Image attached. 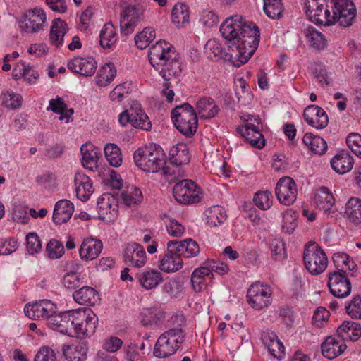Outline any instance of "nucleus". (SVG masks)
Masks as SVG:
<instances>
[{
    "label": "nucleus",
    "instance_id": "680f3d73",
    "mask_svg": "<svg viewBox=\"0 0 361 361\" xmlns=\"http://www.w3.org/2000/svg\"><path fill=\"white\" fill-rule=\"evenodd\" d=\"M346 144L356 156L361 158V135L356 133H350L346 137Z\"/></svg>",
    "mask_w": 361,
    "mask_h": 361
},
{
    "label": "nucleus",
    "instance_id": "052dcab7",
    "mask_svg": "<svg viewBox=\"0 0 361 361\" xmlns=\"http://www.w3.org/2000/svg\"><path fill=\"white\" fill-rule=\"evenodd\" d=\"M47 256L51 259L60 258L64 253L63 244L56 240H51L47 244Z\"/></svg>",
    "mask_w": 361,
    "mask_h": 361
},
{
    "label": "nucleus",
    "instance_id": "f3484780",
    "mask_svg": "<svg viewBox=\"0 0 361 361\" xmlns=\"http://www.w3.org/2000/svg\"><path fill=\"white\" fill-rule=\"evenodd\" d=\"M123 261L128 266L140 268L147 262L145 249L138 243H132L126 246L123 253Z\"/></svg>",
    "mask_w": 361,
    "mask_h": 361
},
{
    "label": "nucleus",
    "instance_id": "6e6d98bb",
    "mask_svg": "<svg viewBox=\"0 0 361 361\" xmlns=\"http://www.w3.org/2000/svg\"><path fill=\"white\" fill-rule=\"evenodd\" d=\"M116 75V70L112 63H106L102 66L98 74V84L101 86H105L111 82Z\"/></svg>",
    "mask_w": 361,
    "mask_h": 361
},
{
    "label": "nucleus",
    "instance_id": "2f4dec72",
    "mask_svg": "<svg viewBox=\"0 0 361 361\" xmlns=\"http://www.w3.org/2000/svg\"><path fill=\"white\" fill-rule=\"evenodd\" d=\"M196 109L200 117L205 119L215 117L220 111L215 101L209 97L200 99L196 103Z\"/></svg>",
    "mask_w": 361,
    "mask_h": 361
},
{
    "label": "nucleus",
    "instance_id": "a211bd4d",
    "mask_svg": "<svg viewBox=\"0 0 361 361\" xmlns=\"http://www.w3.org/2000/svg\"><path fill=\"white\" fill-rule=\"evenodd\" d=\"M45 13L43 9L35 8L25 13L20 26L27 32H36L43 29Z\"/></svg>",
    "mask_w": 361,
    "mask_h": 361
},
{
    "label": "nucleus",
    "instance_id": "b1692460",
    "mask_svg": "<svg viewBox=\"0 0 361 361\" xmlns=\"http://www.w3.org/2000/svg\"><path fill=\"white\" fill-rule=\"evenodd\" d=\"M238 131L252 147L262 149L264 146L265 139L258 126L247 123L245 126L239 128Z\"/></svg>",
    "mask_w": 361,
    "mask_h": 361
},
{
    "label": "nucleus",
    "instance_id": "4d7b16f0",
    "mask_svg": "<svg viewBox=\"0 0 361 361\" xmlns=\"http://www.w3.org/2000/svg\"><path fill=\"white\" fill-rule=\"evenodd\" d=\"M271 257L278 261H281L286 257L285 243L280 238H274L269 244Z\"/></svg>",
    "mask_w": 361,
    "mask_h": 361
},
{
    "label": "nucleus",
    "instance_id": "0eeeda50",
    "mask_svg": "<svg viewBox=\"0 0 361 361\" xmlns=\"http://www.w3.org/2000/svg\"><path fill=\"white\" fill-rule=\"evenodd\" d=\"M303 263L311 275L317 276L327 268L328 259L324 250L318 244L309 242L304 248Z\"/></svg>",
    "mask_w": 361,
    "mask_h": 361
},
{
    "label": "nucleus",
    "instance_id": "4468645a",
    "mask_svg": "<svg viewBox=\"0 0 361 361\" xmlns=\"http://www.w3.org/2000/svg\"><path fill=\"white\" fill-rule=\"evenodd\" d=\"M183 265V262L180 253L177 251L176 243L169 241L166 253L160 257L159 268L164 272L171 273L180 270Z\"/></svg>",
    "mask_w": 361,
    "mask_h": 361
},
{
    "label": "nucleus",
    "instance_id": "9b49d317",
    "mask_svg": "<svg viewBox=\"0 0 361 361\" xmlns=\"http://www.w3.org/2000/svg\"><path fill=\"white\" fill-rule=\"evenodd\" d=\"M330 4L329 8L334 18V23L338 22L343 27L352 24L355 17L356 8L351 0H335L334 2L330 1Z\"/></svg>",
    "mask_w": 361,
    "mask_h": 361
},
{
    "label": "nucleus",
    "instance_id": "8fccbe9b",
    "mask_svg": "<svg viewBox=\"0 0 361 361\" xmlns=\"http://www.w3.org/2000/svg\"><path fill=\"white\" fill-rule=\"evenodd\" d=\"M264 11L271 19H279L283 11L281 0H263Z\"/></svg>",
    "mask_w": 361,
    "mask_h": 361
},
{
    "label": "nucleus",
    "instance_id": "c03bdc74",
    "mask_svg": "<svg viewBox=\"0 0 361 361\" xmlns=\"http://www.w3.org/2000/svg\"><path fill=\"white\" fill-rule=\"evenodd\" d=\"M116 41L115 27L111 23H106L100 31V45L104 49H111Z\"/></svg>",
    "mask_w": 361,
    "mask_h": 361
},
{
    "label": "nucleus",
    "instance_id": "39448f33",
    "mask_svg": "<svg viewBox=\"0 0 361 361\" xmlns=\"http://www.w3.org/2000/svg\"><path fill=\"white\" fill-rule=\"evenodd\" d=\"M185 338L182 329L173 328L158 338L154 348V355L159 358H165L176 353Z\"/></svg>",
    "mask_w": 361,
    "mask_h": 361
},
{
    "label": "nucleus",
    "instance_id": "ddd939ff",
    "mask_svg": "<svg viewBox=\"0 0 361 361\" xmlns=\"http://www.w3.org/2000/svg\"><path fill=\"white\" fill-rule=\"evenodd\" d=\"M330 293L336 298H344L351 292L349 273L330 271L328 273V284Z\"/></svg>",
    "mask_w": 361,
    "mask_h": 361
},
{
    "label": "nucleus",
    "instance_id": "cd10ccee",
    "mask_svg": "<svg viewBox=\"0 0 361 361\" xmlns=\"http://www.w3.org/2000/svg\"><path fill=\"white\" fill-rule=\"evenodd\" d=\"M68 28L67 23L61 18H55L52 21L49 32V43L59 49L63 45L64 37Z\"/></svg>",
    "mask_w": 361,
    "mask_h": 361
},
{
    "label": "nucleus",
    "instance_id": "4c0bfd02",
    "mask_svg": "<svg viewBox=\"0 0 361 361\" xmlns=\"http://www.w3.org/2000/svg\"><path fill=\"white\" fill-rule=\"evenodd\" d=\"M190 11L183 3L174 5L171 11V21L177 27H183L189 23Z\"/></svg>",
    "mask_w": 361,
    "mask_h": 361
},
{
    "label": "nucleus",
    "instance_id": "20e7f679",
    "mask_svg": "<svg viewBox=\"0 0 361 361\" xmlns=\"http://www.w3.org/2000/svg\"><path fill=\"white\" fill-rule=\"evenodd\" d=\"M69 336L82 339L95 333L98 325L97 315L89 308L73 310Z\"/></svg>",
    "mask_w": 361,
    "mask_h": 361
},
{
    "label": "nucleus",
    "instance_id": "c756f323",
    "mask_svg": "<svg viewBox=\"0 0 361 361\" xmlns=\"http://www.w3.org/2000/svg\"><path fill=\"white\" fill-rule=\"evenodd\" d=\"M354 165V159L350 154L342 150L336 154L331 160V166L338 174H345L350 171Z\"/></svg>",
    "mask_w": 361,
    "mask_h": 361
},
{
    "label": "nucleus",
    "instance_id": "f03ea898",
    "mask_svg": "<svg viewBox=\"0 0 361 361\" xmlns=\"http://www.w3.org/2000/svg\"><path fill=\"white\" fill-rule=\"evenodd\" d=\"M148 56L151 65L166 81L163 84L161 95L168 102H172L175 94L169 81L172 77L176 78L181 74L182 68L178 54L172 44L164 40H159L149 49Z\"/></svg>",
    "mask_w": 361,
    "mask_h": 361
},
{
    "label": "nucleus",
    "instance_id": "72a5a7b5",
    "mask_svg": "<svg viewBox=\"0 0 361 361\" xmlns=\"http://www.w3.org/2000/svg\"><path fill=\"white\" fill-rule=\"evenodd\" d=\"M337 333L343 341L349 338L355 341L361 336V326L355 322L344 321L338 328Z\"/></svg>",
    "mask_w": 361,
    "mask_h": 361
},
{
    "label": "nucleus",
    "instance_id": "c85d7f7f",
    "mask_svg": "<svg viewBox=\"0 0 361 361\" xmlns=\"http://www.w3.org/2000/svg\"><path fill=\"white\" fill-rule=\"evenodd\" d=\"M74 212L73 204L67 200L58 201L53 212V221L56 224H62L70 220Z\"/></svg>",
    "mask_w": 361,
    "mask_h": 361
},
{
    "label": "nucleus",
    "instance_id": "58836bf2",
    "mask_svg": "<svg viewBox=\"0 0 361 361\" xmlns=\"http://www.w3.org/2000/svg\"><path fill=\"white\" fill-rule=\"evenodd\" d=\"M176 243L177 251L180 253V257L190 258L197 256L200 252V247L197 243L191 238L183 241L172 240Z\"/></svg>",
    "mask_w": 361,
    "mask_h": 361
},
{
    "label": "nucleus",
    "instance_id": "5fc2aeb1",
    "mask_svg": "<svg viewBox=\"0 0 361 361\" xmlns=\"http://www.w3.org/2000/svg\"><path fill=\"white\" fill-rule=\"evenodd\" d=\"M1 104L10 109H16L21 106L23 99L20 94L13 92H3L0 97Z\"/></svg>",
    "mask_w": 361,
    "mask_h": 361
},
{
    "label": "nucleus",
    "instance_id": "338daca9",
    "mask_svg": "<svg viewBox=\"0 0 361 361\" xmlns=\"http://www.w3.org/2000/svg\"><path fill=\"white\" fill-rule=\"evenodd\" d=\"M200 21L204 26L212 27L219 23V17L213 11L204 10L202 12Z\"/></svg>",
    "mask_w": 361,
    "mask_h": 361
},
{
    "label": "nucleus",
    "instance_id": "5701e85b",
    "mask_svg": "<svg viewBox=\"0 0 361 361\" xmlns=\"http://www.w3.org/2000/svg\"><path fill=\"white\" fill-rule=\"evenodd\" d=\"M74 183L78 199L85 202L94 192L92 182L89 176L82 172L75 174Z\"/></svg>",
    "mask_w": 361,
    "mask_h": 361
},
{
    "label": "nucleus",
    "instance_id": "a19ab883",
    "mask_svg": "<svg viewBox=\"0 0 361 361\" xmlns=\"http://www.w3.org/2000/svg\"><path fill=\"white\" fill-rule=\"evenodd\" d=\"M314 202L318 208L326 212L331 209L334 204L335 200L327 188L321 187L314 195Z\"/></svg>",
    "mask_w": 361,
    "mask_h": 361
},
{
    "label": "nucleus",
    "instance_id": "13d9d810",
    "mask_svg": "<svg viewBox=\"0 0 361 361\" xmlns=\"http://www.w3.org/2000/svg\"><path fill=\"white\" fill-rule=\"evenodd\" d=\"M13 71L15 77L22 76L30 82H35L39 76L31 67L26 66L23 63H18Z\"/></svg>",
    "mask_w": 361,
    "mask_h": 361
},
{
    "label": "nucleus",
    "instance_id": "ea45409f",
    "mask_svg": "<svg viewBox=\"0 0 361 361\" xmlns=\"http://www.w3.org/2000/svg\"><path fill=\"white\" fill-rule=\"evenodd\" d=\"M63 350L69 361H85L87 358V348L82 343L67 345Z\"/></svg>",
    "mask_w": 361,
    "mask_h": 361
},
{
    "label": "nucleus",
    "instance_id": "7ed1b4c3",
    "mask_svg": "<svg viewBox=\"0 0 361 361\" xmlns=\"http://www.w3.org/2000/svg\"><path fill=\"white\" fill-rule=\"evenodd\" d=\"M135 164L144 171L157 173L166 164V155L160 146L151 144L139 148L133 155Z\"/></svg>",
    "mask_w": 361,
    "mask_h": 361
},
{
    "label": "nucleus",
    "instance_id": "7c9ffc66",
    "mask_svg": "<svg viewBox=\"0 0 361 361\" xmlns=\"http://www.w3.org/2000/svg\"><path fill=\"white\" fill-rule=\"evenodd\" d=\"M74 300L82 305L92 306L99 300V293L90 286H83L73 293Z\"/></svg>",
    "mask_w": 361,
    "mask_h": 361
},
{
    "label": "nucleus",
    "instance_id": "603ef678",
    "mask_svg": "<svg viewBox=\"0 0 361 361\" xmlns=\"http://www.w3.org/2000/svg\"><path fill=\"white\" fill-rule=\"evenodd\" d=\"M155 30L153 28H144L141 32L135 37L137 47L140 49H145L155 39Z\"/></svg>",
    "mask_w": 361,
    "mask_h": 361
},
{
    "label": "nucleus",
    "instance_id": "3c124183",
    "mask_svg": "<svg viewBox=\"0 0 361 361\" xmlns=\"http://www.w3.org/2000/svg\"><path fill=\"white\" fill-rule=\"evenodd\" d=\"M44 300H40L33 304H27L24 307L25 314L31 319L44 318L45 315Z\"/></svg>",
    "mask_w": 361,
    "mask_h": 361
},
{
    "label": "nucleus",
    "instance_id": "473e14b6",
    "mask_svg": "<svg viewBox=\"0 0 361 361\" xmlns=\"http://www.w3.org/2000/svg\"><path fill=\"white\" fill-rule=\"evenodd\" d=\"M169 159L171 164L180 166L187 164L190 160V154L188 146L178 143L173 146L169 151Z\"/></svg>",
    "mask_w": 361,
    "mask_h": 361
},
{
    "label": "nucleus",
    "instance_id": "a18cd8bd",
    "mask_svg": "<svg viewBox=\"0 0 361 361\" xmlns=\"http://www.w3.org/2000/svg\"><path fill=\"white\" fill-rule=\"evenodd\" d=\"M51 110L54 113L60 114L59 119H66V123L69 122V118L74 113L73 109H67V105L64 103L63 99L59 96L56 99H52L49 101V106L47 110Z\"/></svg>",
    "mask_w": 361,
    "mask_h": 361
},
{
    "label": "nucleus",
    "instance_id": "f8f14e48",
    "mask_svg": "<svg viewBox=\"0 0 361 361\" xmlns=\"http://www.w3.org/2000/svg\"><path fill=\"white\" fill-rule=\"evenodd\" d=\"M119 123L125 126L130 123L135 128L149 131L152 123L145 112L138 106L131 107L121 112L118 116Z\"/></svg>",
    "mask_w": 361,
    "mask_h": 361
},
{
    "label": "nucleus",
    "instance_id": "0e129e2a",
    "mask_svg": "<svg viewBox=\"0 0 361 361\" xmlns=\"http://www.w3.org/2000/svg\"><path fill=\"white\" fill-rule=\"evenodd\" d=\"M130 94V84L124 82L118 85L111 92L110 98L113 101L121 102Z\"/></svg>",
    "mask_w": 361,
    "mask_h": 361
},
{
    "label": "nucleus",
    "instance_id": "4be33fe9",
    "mask_svg": "<svg viewBox=\"0 0 361 361\" xmlns=\"http://www.w3.org/2000/svg\"><path fill=\"white\" fill-rule=\"evenodd\" d=\"M103 243L100 240L93 238H85L79 249V255L81 259L90 261L96 259L101 253Z\"/></svg>",
    "mask_w": 361,
    "mask_h": 361
},
{
    "label": "nucleus",
    "instance_id": "774afa93",
    "mask_svg": "<svg viewBox=\"0 0 361 361\" xmlns=\"http://www.w3.org/2000/svg\"><path fill=\"white\" fill-rule=\"evenodd\" d=\"M166 226L168 233L172 237H180L185 232V227L174 219H170Z\"/></svg>",
    "mask_w": 361,
    "mask_h": 361
},
{
    "label": "nucleus",
    "instance_id": "9d476101",
    "mask_svg": "<svg viewBox=\"0 0 361 361\" xmlns=\"http://www.w3.org/2000/svg\"><path fill=\"white\" fill-rule=\"evenodd\" d=\"M145 8L141 5H129L120 14V27L123 35L132 33L137 25L144 20Z\"/></svg>",
    "mask_w": 361,
    "mask_h": 361
},
{
    "label": "nucleus",
    "instance_id": "412c9836",
    "mask_svg": "<svg viewBox=\"0 0 361 361\" xmlns=\"http://www.w3.org/2000/svg\"><path fill=\"white\" fill-rule=\"evenodd\" d=\"M68 68L73 73L83 76H92L97 69V62L93 57H75L68 63Z\"/></svg>",
    "mask_w": 361,
    "mask_h": 361
},
{
    "label": "nucleus",
    "instance_id": "1a4fd4ad",
    "mask_svg": "<svg viewBox=\"0 0 361 361\" xmlns=\"http://www.w3.org/2000/svg\"><path fill=\"white\" fill-rule=\"evenodd\" d=\"M247 302L255 310L268 307L272 302L271 287L264 283H252L247 291Z\"/></svg>",
    "mask_w": 361,
    "mask_h": 361
},
{
    "label": "nucleus",
    "instance_id": "de8ad7c7",
    "mask_svg": "<svg viewBox=\"0 0 361 361\" xmlns=\"http://www.w3.org/2000/svg\"><path fill=\"white\" fill-rule=\"evenodd\" d=\"M104 151L106 159L111 166L118 167L121 165L122 157L121 149L116 144H107Z\"/></svg>",
    "mask_w": 361,
    "mask_h": 361
},
{
    "label": "nucleus",
    "instance_id": "2eb2a0df",
    "mask_svg": "<svg viewBox=\"0 0 361 361\" xmlns=\"http://www.w3.org/2000/svg\"><path fill=\"white\" fill-rule=\"evenodd\" d=\"M279 201L284 205H291L297 198L298 189L294 180L286 176L278 181L275 189Z\"/></svg>",
    "mask_w": 361,
    "mask_h": 361
},
{
    "label": "nucleus",
    "instance_id": "6ab92c4d",
    "mask_svg": "<svg viewBox=\"0 0 361 361\" xmlns=\"http://www.w3.org/2000/svg\"><path fill=\"white\" fill-rule=\"evenodd\" d=\"M118 209V199L111 193L102 194L97 200V211L101 219L111 221Z\"/></svg>",
    "mask_w": 361,
    "mask_h": 361
},
{
    "label": "nucleus",
    "instance_id": "aec40b11",
    "mask_svg": "<svg viewBox=\"0 0 361 361\" xmlns=\"http://www.w3.org/2000/svg\"><path fill=\"white\" fill-rule=\"evenodd\" d=\"M73 310L59 312L54 316L47 317V326L54 331H57L63 334L69 336L71 329V320Z\"/></svg>",
    "mask_w": 361,
    "mask_h": 361
},
{
    "label": "nucleus",
    "instance_id": "423d86ee",
    "mask_svg": "<svg viewBox=\"0 0 361 361\" xmlns=\"http://www.w3.org/2000/svg\"><path fill=\"white\" fill-rule=\"evenodd\" d=\"M171 120L176 128L184 135L191 136L197 128V117L192 106L184 103L171 111Z\"/></svg>",
    "mask_w": 361,
    "mask_h": 361
},
{
    "label": "nucleus",
    "instance_id": "c9c22d12",
    "mask_svg": "<svg viewBox=\"0 0 361 361\" xmlns=\"http://www.w3.org/2000/svg\"><path fill=\"white\" fill-rule=\"evenodd\" d=\"M309 19L317 25H330L334 23V18L332 17L329 7L324 8L323 5H318L315 10L310 11L308 16Z\"/></svg>",
    "mask_w": 361,
    "mask_h": 361
},
{
    "label": "nucleus",
    "instance_id": "6e6552de",
    "mask_svg": "<svg viewBox=\"0 0 361 361\" xmlns=\"http://www.w3.org/2000/svg\"><path fill=\"white\" fill-rule=\"evenodd\" d=\"M173 195L177 202L183 204L199 203L204 197L201 187L190 179H183L176 183Z\"/></svg>",
    "mask_w": 361,
    "mask_h": 361
},
{
    "label": "nucleus",
    "instance_id": "bf43d9fd",
    "mask_svg": "<svg viewBox=\"0 0 361 361\" xmlns=\"http://www.w3.org/2000/svg\"><path fill=\"white\" fill-rule=\"evenodd\" d=\"M272 194L269 191L257 192L253 198L255 204L262 210L269 209L272 204Z\"/></svg>",
    "mask_w": 361,
    "mask_h": 361
},
{
    "label": "nucleus",
    "instance_id": "49530a36",
    "mask_svg": "<svg viewBox=\"0 0 361 361\" xmlns=\"http://www.w3.org/2000/svg\"><path fill=\"white\" fill-rule=\"evenodd\" d=\"M345 214L349 220L358 225L361 224V200L356 197H351L347 202Z\"/></svg>",
    "mask_w": 361,
    "mask_h": 361
},
{
    "label": "nucleus",
    "instance_id": "37998d69",
    "mask_svg": "<svg viewBox=\"0 0 361 361\" xmlns=\"http://www.w3.org/2000/svg\"><path fill=\"white\" fill-rule=\"evenodd\" d=\"M302 141L308 149L314 154H322L327 149L325 140L321 137L312 133H306L303 137Z\"/></svg>",
    "mask_w": 361,
    "mask_h": 361
},
{
    "label": "nucleus",
    "instance_id": "dca6fc26",
    "mask_svg": "<svg viewBox=\"0 0 361 361\" xmlns=\"http://www.w3.org/2000/svg\"><path fill=\"white\" fill-rule=\"evenodd\" d=\"M303 118L310 126L316 129H324L329 123V117L324 109L313 104L304 109Z\"/></svg>",
    "mask_w": 361,
    "mask_h": 361
},
{
    "label": "nucleus",
    "instance_id": "f704fd0d",
    "mask_svg": "<svg viewBox=\"0 0 361 361\" xmlns=\"http://www.w3.org/2000/svg\"><path fill=\"white\" fill-rule=\"evenodd\" d=\"M302 32L312 49L320 51L326 47L327 41L325 36L312 26L304 28Z\"/></svg>",
    "mask_w": 361,
    "mask_h": 361
},
{
    "label": "nucleus",
    "instance_id": "79ce46f5",
    "mask_svg": "<svg viewBox=\"0 0 361 361\" xmlns=\"http://www.w3.org/2000/svg\"><path fill=\"white\" fill-rule=\"evenodd\" d=\"M210 269L205 262L203 266L195 269L191 276V283L196 292H200L205 283L206 279H212Z\"/></svg>",
    "mask_w": 361,
    "mask_h": 361
},
{
    "label": "nucleus",
    "instance_id": "e2e57ef3",
    "mask_svg": "<svg viewBox=\"0 0 361 361\" xmlns=\"http://www.w3.org/2000/svg\"><path fill=\"white\" fill-rule=\"evenodd\" d=\"M346 312L353 319H361V295L353 297L346 306Z\"/></svg>",
    "mask_w": 361,
    "mask_h": 361
},
{
    "label": "nucleus",
    "instance_id": "a878e982",
    "mask_svg": "<svg viewBox=\"0 0 361 361\" xmlns=\"http://www.w3.org/2000/svg\"><path fill=\"white\" fill-rule=\"evenodd\" d=\"M139 284L146 290H152L164 281L162 274L155 269H145L137 274Z\"/></svg>",
    "mask_w": 361,
    "mask_h": 361
},
{
    "label": "nucleus",
    "instance_id": "393cba45",
    "mask_svg": "<svg viewBox=\"0 0 361 361\" xmlns=\"http://www.w3.org/2000/svg\"><path fill=\"white\" fill-rule=\"evenodd\" d=\"M80 153L82 164L85 168L92 171L97 169L100 152L94 145L90 142L83 144L80 147Z\"/></svg>",
    "mask_w": 361,
    "mask_h": 361
},
{
    "label": "nucleus",
    "instance_id": "f257e3e1",
    "mask_svg": "<svg viewBox=\"0 0 361 361\" xmlns=\"http://www.w3.org/2000/svg\"><path fill=\"white\" fill-rule=\"evenodd\" d=\"M220 32L226 39L233 41L229 47L230 59L235 66L240 67L247 62L258 47V27L252 22H246L240 16L226 19L220 26Z\"/></svg>",
    "mask_w": 361,
    "mask_h": 361
},
{
    "label": "nucleus",
    "instance_id": "69168bd1",
    "mask_svg": "<svg viewBox=\"0 0 361 361\" xmlns=\"http://www.w3.org/2000/svg\"><path fill=\"white\" fill-rule=\"evenodd\" d=\"M62 284L66 289H75L81 285V279L78 273L68 272L63 277Z\"/></svg>",
    "mask_w": 361,
    "mask_h": 361
},
{
    "label": "nucleus",
    "instance_id": "e433bc0d",
    "mask_svg": "<svg viewBox=\"0 0 361 361\" xmlns=\"http://www.w3.org/2000/svg\"><path fill=\"white\" fill-rule=\"evenodd\" d=\"M332 260L336 267L334 271H341L343 273H349L357 269V265L350 257V256L343 252H337L333 254Z\"/></svg>",
    "mask_w": 361,
    "mask_h": 361
},
{
    "label": "nucleus",
    "instance_id": "864d4df0",
    "mask_svg": "<svg viewBox=\"0 0 361 361\" xmlns=\"http://www.w3.org/2000/svg\"><path fill=\"white\" fill-rule=\"evenodd\" d=\"M226 219V212L224 209L221 206H214L207 211V223L210 226H219Z\"/></svg>",
    "mask_w": 361,
    "mask_h": 361
},
{
    "label": "nucleus",
    "instance_id": "09e8293b",
    "mask_svg": "<svg viewBox=\"0 0 361 361\" xmlns=\"http://www.w3.org/2000/svg\"><path fill=\"white\" fill-rule=\"evenodd\" d=\"M121 197L126 205L131 206L140 203L142 201L143 195L138 188L131 185L122 192Z\"/></svg>",
    "mask_w": 361,
    "mask_h": 361
},
{
    "label": "nucleus",
    "instance_id": "bb28decb",
    "mask_svg": "<svg viewBox=\"0 0 361 361\" xmlns=\"http://www.w3.org/2000/svg\"><path fill=\"white\" fill-rule=\"evenodd\" d=\"M321 348L322 355L332 360L344 352L346 345L341 338L329 336L322 343Z\"/></svg>",
    "mask_w": 361,
    "mask_h": 361
}]
</instances>
